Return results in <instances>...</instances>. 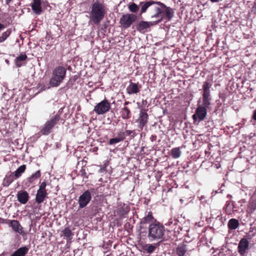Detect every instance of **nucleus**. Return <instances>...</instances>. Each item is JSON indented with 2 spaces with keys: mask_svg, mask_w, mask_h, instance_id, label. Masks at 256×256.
Listing matches in <instances>:
<instances>
[{
  "mask_svg": "<svg viewBox=\"0 0 256 256\" xmlns=\"http://www.w3.org/2000/svg\"><path fill=\"white\" fill-rule=\"evenodd\" d=\"M130 10L132 12H137L139 10L138 6L134 3H132L128 6Z\"/></svg>",
  "mask_w": 256,
  "mask_h": 256,
  "instance_id": "33",
  "label": "nucleus"
},
{
  "mask_svg": "<svg viewBox=\"0 0 256 256\" xmlns=\"http://www.w3.org/2000/svg\"><path fill=\"white\" fill-rule=\"evenodd\" d=\"M106 14V8L102 2H96L92 6L90 20L96 24H99Z\"/></svg>",
  "mask_w": 256,
  "mask_h": 256,
  "instance_id": "2",
  "label": "nucleus"
},
{
  "mask_svg": "<svg viewBox=\"0 0 256 256\" xmlns=\"http://www.w3.org/2000/svg\"><path fill=\"white\" fill-rule=\"evenodd\" d=\"M3 254H0V256H2Z\"/></svg>",
  "mask_w": 256,
  "mask_h": 256,
  "instance_id": "47",
  "label": "nucleus"
},
{
  "mask_svg": "<svg viewBox=\"0 0 256 256\" xmlns=\"http://www.w3.org/2000/svg\"><path fill=\"white\" fill-rule=\"evenodd\" d=\"M196 114L200 120H203L206 117L207 110L204 106H198L196 110Z\"/></svg>",
  "mask_w": 256,
  "mask_h": 256,
  "instance_id": "15",
  "label": "nucleus"
},
{
  "mask_svg": "<svg viewBox=\"0 0 256 256\" xmlns=\"http://www.w3.org/2000/svg\"><path fill=\"white\" fill-rule=\"evenodd\" d=\"M41 176L40 170H38L34 174H32L30 176L28 177L26 181L25 185L29 187L34 185L36 184V180L38 179Z\"/></svg>",
  "mask_w": 256,
  "mask_h": 256,
  "instance_id": "11",
  "label": "nucleus"
},
{
  "mask_svg": "<svg viewBox=\"0 0 256 256\" xmlns=\"http://www.w3.org/2000/svg\"><path fill=\"white\" fill-rule=\"evenodd\" d=\"M144 248L148 252L152 253L155 250L156 247L151 244H147L144 246Z\"/></svg>",
  "mask_w": 256,
  "mask_h": 256,
  "instance_id": "31",
  "label": "nucleus"
},
{
  "mask_svg": "<svg viewBox=\"0 0 256 256\" xmlns=\"http://www.w3.org/2000/svg\"><path fill=\"white\" fill-rule=\"evenodd\" d=\"M10 225L12 229L15 232L22 235V236H26L27 234L26 232H24L23 228L22 226L20 224L18 220H12L10 222Z\"/></svg>",
  "mask_w": 256,
  "mask_h": 256,
  "instance_id": "13",
  "label": "nucleus"
},
{
  "mask_svg": "<svg viewBox=\"0 0 256 256\" xmlns=\"http://www.w3.org/2000/svg\"><path fill=\"white\" fill-rule=\"evenodd\" d=\"M250 208L252 210H255L256 209V204H251L250 206Z\"/></svg>",
  "mask_w": 256,
  "mask_h": 256,
  "instance_id": "38",
  "label": "nucleus"
},
{
  "mask_svg": "<svg viewBox=\"0 0 256 256\" xmlns=\"http://www.w3.org/2000/svg\"><path fill=\"white\" fill-rule=\"evenodd\" d=\"M130 110L127 107H124L121 111V115L124 119H128L130 118Z\"/></svg>",
  "mask_w": 256,
  "mask_h": 256,
  "instance_id": "28",
  "label": "nucleus"
},
{
  "mask_svg": "<svg viewBox=\"0 0 256 256\" xmlns=\"http://www.w3.org/2000/svg\"><path fill=\"white\" fill-rule=\"evenodd\" d=\"M182 154L180 148V147L174 148L171 150V156L174 158H179Z\"/></svg>",
  "mask_w": 256,
  "mask_h": 256,
  "instance_id": "26",
  "label": "nucleus"
},
{
  "mask_svg": "<svg viewBox=\"0 0 256 256\" xmlns=\"http://www.w3.org/2000/svg\"><path fill=\"white\" fill-rule=\"evenodd\" d=\"M60 119V115L58 114L50 118L41 128L40 133L42 135L49 134L52 132V129L59 123Z\"/></svg>",
  "mask_w": 256,
  "mask_h": 256,
  "instance_id": "4",
  "label": "nucleus"
},
{
  "mask_svg": "<svg viewBox=\"0 0 256 256\" xmlns=\"http://www.w3.org/2000/svg\"><path fill=\"white\" fill-rule=\"evenodd\" d=\"M7 180L10 184L12 183L14 181V178L12 177L11 178L10 176L7 178Z\"/></svg>",
  "mask_w": 256,
  "mask_h": 256,
  "instance_id": "39",
  "label": "nucleus"
},
{
  "mask_svg": "<svg viewBox=\"0 0 256 256\" xmlns=\"http://www.w3.org/2000/svg\"><path fill=\"white\" fill-rule=\"evenodd\" d=\"M92 199L91 192L86 190L79 197L78 202L80 208H84L86 206Z\"/></svg>",
  "mask_w": 256,
  "mask_h": 256,
  "instance_id": "8",
  "label": "nucleus"
},
{
  "mask_svg": "<svg viewBox=\"0 0 256 256\" xmlns=\"http://www.w3.org/2000/svg\"><path fill=\"white\" fill-rule=\"evenodd\" d=\"M26 169V166L23 164L20 166L14 172V176L16 178L20 177L22 173L24 172Z\"/></svg>",
  "mask_w": 256,
  "mask_h": 256,
  "instance_id": "27",
  "label": "nucleus"
},
{
  "mask_svg": "<svg viewBox=\"0 0 256 256\" xmlns=\"http://www.w3.org/2000/svg\"><path fill=\"white\" fill-rule=\"evenodd\" d=\"M12 0H6V4H8Z\"/></svg>",
  "mask_w": 256,
  "mask_h": 256,
  "instance_id": "44",
  "label": "nucleus"
},
{
  "mask_svg": "<svg viewBox=\"0 0 256 256\" xmlns=\"http://www.w3.org/2000/svg\"><path fill=\"white\" fill-rule=\"evenodd\" d=\"M6 62L7 64H9V61L8 60H6Z\"/></svg>",
  "mask_w": 256,
  "mask_h": 256,
  "instance_id": "45",
  "label": "nucleus"
},
{
  "mask_svg": "<svg viewBox=\"0 0 256 256\" xmlns=\"http://www.w3.org/2000/svg\"><path fill=\"white\" fill-rule=\"evenodd\" d=\"M228 227L230 230H236L239 226L238 220L235 218H231L228 222Z\"/></svg>",
  "mask_w": 256,
  "mask_h": 256,
  "instance_id": "25",
  "label": "nucleus"
},
{
  "mask_svg": "<svg viewBox=\"0 0 256 256\" xmlns=\"http://www.w3.org/2000/svg\"><path fill=\"white\" fill-rule=\"evenodd\" d=\"M156 24L154 22H148L145 21L140 22L136 26V29L140 32H145L150 26Z\"/></svg>",
  "mask_w": 256,
  "mask_h": 256,
  "instance_id": "12",
  "label": "nucleus"
},
{
  "mask_svg": "<svg viewBox=\"0 0 256 256\" xmlns=\"http://www.w3.org/2000/svg\"><path fill=\"white\" fill-rule=\"evenodd\" d=\"M40 0H34L32 4V9L36 14H40L42 12Z\"/></svg>",
  "mask_w": 256,
  "mask_h": 256,
  "instance_id": "19",
  "label": "nucleus"
},
{
  "mask_svg": "<svg viewBox=\"0 0 256 256\" xmlns=\"http://www.w3.org/2000/svg\"><path fill=\"white\" fill-rule=\"evenodd\" d=\"M47 194L46 191L38 190L36 196V202L38 204L42 203L44 200Z\"/></svg>",
  "mask_w": 256,
  "mask_h": 256,
  "instance_id": "16",
  "label": "nucleus"
},
{
  "mask_svg": "<svg viewBox=\"0 0 256 256\" xmlns=\"http://www.w3.org/2000/svg\"><path fill=\"white\" fill-rule=\"evenodd\" d=\"M136 18L134 14H124L120 18V23L124 28H128L136 21Z\"/></svg>",
  "mask_w": 256,
  "mask_h": 256,
  "instance_id": "7",
  "label": "nucleus"
},
{
  "mask_svg": "<svg viewBox=\"0 0 256 256\" xmlns=\"http://www.w3.org/2000/svg\"><path fill=\"white\" fill-rule=\"evenodd\" d=\"M62 234L64 236L67 238H70L72 236V232L69 228H66L62 230Z\"/></svg>",
  "mask_w": 256,
  "mask_h": 256,
  "instance_id": "32",
  "label": "nucleus"
},
{
  "mask_svg": "<svg viewBox=\"0 0 256 256\" xmlns=\"http://www.w3.org/2000/svg\"><path fill=\"white\" fill-rule=\"evenodd\" d=\"M125 134H126V136H132V135H133L134 136V130H126L125 131Z\"/></svg>",
  "mask_w": 256,
  "mask_h": 256,
  "instance_id": "36",
  "label": "nucleus"
},
{
  "mask_svg": "<svg viewBox=\"0 0 256 256\" xmlns=\"http://www.w3.org/2000/svg\"><path fill=\"white\" fill-rule=\"evenodd\" d=\"M4 28V26L0 23V32Z\"/></svg>",
  "mask_w": 256,
  "mask_h": 256,
  "instance_id": "42",
  "label": "nucleus"
},
{
  "mask_svg": "<svg viewBox=\"0 0 256 256\" xmlns=\"http://www.w3.org/2000/svg\"><path fill=\"white\" fill-rule=\"evenodd\" d=\"M128 104V102H125V103H124V105H126V104Z\"/></svg>",
  "mask_w": 256,
  "mask_h": 256,
  "instance_id": "46",
  "label": "nucleus"
},
{
  "mask_svg": "<svg viewBox=\"0 0 256 256\" xmlns=\"http://www.w3.org/2000/svg\"><path fill=\"white\" fill-rule=\"evenodd\" d=\"M141 13L145 12L148 9V15L156 24L164 20H170L174 16V12L172 8L168 7L160 2L149 0L144 3L140 2Z\"/></svg>",
  "mask_w": 256,
  "mask_h": 256,
  "instance_id": "1",
  "label": "nucleus"
},
{
  "mask_svg": "<svg viewBox=\"0 0 256 256\" xmlns=\"http://www.w3.org/2000/svg\"><path fill=\"white\" fill-rule=\"evenodd\" d=\"M154 220L152 212H148L146 216L142 218L140 220L141 224H145L151 222Z\"/></svg>",
  "mask_w": 256,
  "mask_h": 256,
  "instance_id": "24",
  "label": "nucleus"
},
{
  "mask_svg": "<svg viewBox=\"0 0 256 256\" xmlns=\"http://www.w3.org/2000/svg\"><path fill=\"white\" fill-rule=\"evenodd\" d=\"M110 102L106 100H104L95 106L94 112L98 115L104 114L110 110Z\"/></svg>",
  "mask_w": 256,
  "mask_h": 256,
  "instance_id": "6",
  "label": "nucleus"
},
{
  "mask_svg": "<svg viewBox=\"0 0 256 256\" xmlns=\"http://www.w3.org/2000/svg\"><path fill=\"white\" fill-rule=\"evenodd\" d=\"M125 132H120L118 134V137L119 138H122V140L125 138Z\"/></svg>",
  "mask_w": 256,
  "mask_h": 256,
  "instance_id": "37",
  "label": "nucleus"
},
{
  "mask_svg": "<svg viewBox=\"0 0 256 256\" xmlns=\"http://www.w3.org/2000/svg\"><path fill=\"white\" fill-rule=\"evenodd\" d=\"M28 58L26 54H20L15 60V64L18 68H20L26 64V60Z\"/></svg>",
  "mask_w": 256,
  "mask_h": 256,
  "instance_id": "17",
  "label": "nucleus"
},
{
  "mask_svg": "<svg viewBox=\"0 0 256 256\" xmlns=\"http://www.w3.org/2000/svg\"><path fill=\"white\" fill-rule=\"evenodd\" d=\"M192 118H193L194 120H196L198 118V116H197V115L196 114V112L195 113V114H193Z\"/></svg>",
  "mask_w": 256,
  "mask_h": 256,
  "instance_id": "41",
  "label": "nucleus"
},
{
  "mask_svg": "<svg viewBox=\"0 0 256 256\" xmlns=\"http://www.w3.org/2000/svg\"><path fill=\"white\" fill-rule=\"evenodd\" d=\"M129 210H130V209L128 206L122 207V208H120L118 210V212L119 215L123 216L126 214L128 213V212H129Z\"/></svg>",
  "mask_w": 256,
  "mask_h": 256,
  "instance_id": "30",
  "label": "nucleus"
},
{
  "mask_svg": "<svg viewBox=\"0 0 256 256\" xmlns=\"http://www.w3.org/2000/svg\"><path fill=\"white\" fill-rule=\"evenodd\" d=\"M4 220L0 218V223H4Z\"/></svg>",
  "mask_w": 256,
  "mask_h": 256,
  "instance_id": "43",
  "label": "nucleus"
},
{
  "mask_svg": "<svg viewBox=\"0 0 256 256\" xmlns=\"http://www.w3.org/2000/svg\"><path fill=\"white\" fill-rule=\"evenodd\" d=\"M66 70L63 67L58 66L56 67L52 72V76L50 80V84L51 86H58L62 82L66 74Z\"/></svg>",
  "mask_w": 256,
  "mask_h": 256,
  "instance_id": "3",
  "label": "nucleus"
},
{
  "mask_svg": "<svg viewBox=\"0 0 256 256\" xmlns=\"http://www.w3.org/2000/svg\"><path fill=\"white\" fill-rule=\"evenodd\" d=\"M28 251V248L23 246L18 249L10 256H24Z\"/></svg>",
  "mask_w": 256,
  "mask_h": 256,
  "instance_id": "20",
  "label": "nucleus"
},
{
  "mask_svg": "<svg viewBox=\"0 0 256 256\" xmlns=\"http://www.w3.org/2000/svg\"><path fill=\"white\" fill-rule=\"evenodd\" d=\"M121 141H122V138H111L109 141L110 144H117Z\"/></svg>",
  "mask_w": 256,
  "mask_h": 256,
  "instance_id": "34",
  "label": "nucleus"
},
{
  "mask_svg": "<svg viewBox=\"0 0 256 256\" xmlns=\"http://www.w3.org/2000/svg\"><path fill=\"white\" fill-rule=\"evenodd\" d=\"M212 86V83L208 81H205L202 85V95H210V88Z\"/></svg>",
  "mask_w": 256,
  "mask_h": 256,
  "instance_id": "21",
  "label": "nucleus"
},
{
  "mask_svg": "<svg viewBox=\"0 0 256 256\" xmlns=\"http://www.w3.org/2000/svg\"><path fill=\"white\" fill-rule=\"evenodd\" d=\"M12 32V30L10 29L7 30L5 32L2 34L1 36H0V43L4 42L6 38L10 36Z\"/></svg>",
  "mask_w": 256,
  "mask_h": 256,
  "instance_id": "29",
  "label": "nucleus"
},
{
  "mask_svg": "<svg viewBox=\"0 0 256 256\" xmlns=\"http://www.w3.org/2000/svg\"><path fill=\"white\" fill-rule=\"evenodd\" d=\"M249 242L248 240L242 238L240 240L238 246V252L242 256H244L248 248Z\"/></svg>",
  "mask_w": 256,
  "mask_h": 256,
  "instance_id": "10",
  "label": "nucleus"
},
{
  "mask_svg": "<svg viewBox=\"0 0 256 256\" xmlns=\"http://www.w3.org/2000/svg\"><path fill=\"white\" fill-rule=\"evenodd\" d=\"M176 251L178 256H184L187 252L186 245L184 244L179 245L176 248Z\"/></svg>",
  "mask_w": 256,
  "mask_h": 256,
  "instance_id": "22",
  "label": "nucleus"
},
{
  "mask_svg": "<svg viewBox=\"0 0 256 256\" xmlns=\"http://www.w3.org/2000/svg\"><path fill=\"white\" fill-rule=\"evenodd\" d=\"M46 182H43L40 186L38 190H42V191H46Z\"/></svg>",
  "mask_w": 256,
  "mask_h": 256,
  "instance_id": "35",
  "label": "nucleus"
},
{
  "mask_svg": "<svg viewBox=\"0 0 256 256\" xmlns=\"http://www.w3.org/2000/svg\"><path fill=\"white\" fill-rule=\"evenodd\" d=\"M164 228L158 222L151 224L148 228V236L152 240H160L164 234Z\"/></svg>",
  "mask_w": 256,
  "mask_h": 256,
  "instance_id": "5",
  "label": "nucleus"
},
{
  "mask_svg": "<svg viewBox=\"0 0 256 256\" xmlns=\"http://www.w3.org/2000/svg\"><path fill=\"white\" fill-rule=\"evenodd\" d=\"M148 116L146 110L142 109L140 112L139 117L138 119V122L139 124L138 127L141 130L143 129L144 127L148 123Z\"/></svg>",
  "mask_w": 256,
  "mask_h": 256,
  "instance_id": "9",
  "label": "nucleus"
},
{
  "mask_svg": "<svg viewBox=\"0 0 256 256\" xmlns=\"http://www.w3.org/2000/svg\"><path fill=\"white\" fill-rule=\"evenodd\" d=\"M17 198L21 204H26L29 199V195L25 190H20L17 194Z\"/></svg>",
  "mask_w": 256,
  "mask_h": 256,
  "instance_id": "14",
  "label": "nucleus"
},
{
  "mask_svg": "<svg viewBox=\"0 0 256 256\" xmlns=\"http://www.w3.org/2000/svg\"><path fill=\"white\" fill-rule=\"evenodd\" d=\"M210 95H202V104L201 106H204L206 108H208L210 106Z\"/></svg>",
  "mask_w": 256,
  "mask_h": 256,
  "instance_id": "23",
  "label": "nucleus"
},
{
  "mask_svg": "<svg viewBox=\"0 0 256 256\" xmlns=\"http://www.w3.org/2000/svg\"><path fill=\"white\" fill-rule=\"evenodd\" d=\"M252 118L256 121V110L254 111Z\"/></svg>",
  "mask_w": 256,
  "mask_h": 256,
  "instance_id": "40",
  "label": "nucleus"
},
{
  "mask_svg": "<svg viewBox=\"0 0 256 256\" xmlns=\"http://www.w3.org/2000/svg\"><path fill=\"white\" fill-rule=\"evenodd\" d=\"M126 91L129 94L138 92L140 89L138 87V84L136 83L131 82L126 88Z\"/></svg>",
  "mask_w": 256,
  "mask_h": 256,
  "instance_id": "18",
  "label": "nucleus"
}]
</instances>
